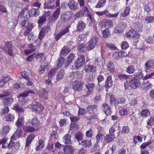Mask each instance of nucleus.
Returning a JSON list of instances; mask_svg holds the SVG:
<instances>
[{
    "label": "nucleus",
    "instance_id": "nucleus-40",
    "mask_svg": "<svg viewBox=\"0 0 154 154\" xmlns=\"http://www.w3.org/2000/svg\"><path fill=\"white\" fill-rule=\"evenodd\" d=\"M135 71V67L131 65L128 66L125 69L126 72L129 74L133 73Z\"/></svg>",
    "mask_w": 154,
    "mask_h": 154
},
{
    "label": "nucleus",
    "instance_id": "nucleus-41",
    "mask_svg": "<svg viewBox=\"0 0 154 154\" xmlns=\"http://www.w3.org/2000/svg\"><path fill=\"white\" fill-rule=\"evenodd\" d=\"M64 75V72L63 69H61L58 73L56 76V79L57 81H59L63 79Z\"/></svg>",
    "mask_w": 154,
    "mask_h": 154
},
{
    "label": "nucleus",
    "instance_id": "nucleus-13",
    "mask_svg": "<svg viewBox=\"0 0 154 154\" xmlns=\"http://www.w3.org/2000/svg\"><path fill=\"white\" fill-rule=\"evenodd\" d=\"M113 81L112 76L110 75L107 77L105 83V87L106 89H108L111 88L113 85Z\"/></svg>",
    "mask_w": 154,
    "mask_h": 154
},
{
    "label": "nucleus",
    "instance_id": "nucleus-4",
    "mask_svg": "<svg viewBox=\"0 0 154 154\" xmlns=\"http://www.w3.org/2000/svg\"><path fill=\"white\" fill-rule=\"evenodd\" d=\"M31 107L35 112L39 113L42 112L43 109V106L40 103L38 102L33 104Z\"/></svg>",
    "mask_w": 154,
    "mask_h": 154
},
{
    "label": "nucleus",
    "instance_id": "nucleus-58",
    "mask_svg": "<svg viewBox=\"0 0 154 154\" xmlns=\"http://www.w3.org/2000/svg\"><path fill=\"white\" fill-rule=\"evenodd\" d=\"M79 128V126L76 123H72L70 125V130H72L76 131Z\"/></svg>",
    "mask_w": 154,
    "mask_h": 154
},
{
    "label": "nucleus",
    "instance_id": "nucleus-12",
    "mask_svg": "<svg viewBox=\"0 0 154 154\" xmlns=\"http://www.w3.org/2000/svg\"><path fill=\"white\" fill-rule=\"evenodd\" d=\"M83 84L81 81H79L74 84L73 86V88L75 91H80L83 87Z\"/></svg>",
    "mask_w": 154,
    "mask_h": 154
},
{
    "label": "nucleus",
    "instance_id": "nucleus-28",
    "mask_svg": "<svg viewBox=\"0 0 154 154\" xmlns=\"http://www.w3.org/2000/svg\"><path fill=\"white\" fill-rule=\"evenodd\" d=\"M35 136L34 134H31L29 135L26 139V146H28L30 144L32 140L35 138Z\"/></svg>",
    "mask_w": 154,
    "mask_h": 154
},
{
    "label": "nucleus",
    "instance_id": "nucleus-55",
    "mask_svg": "<svg viewBox=\"0 0 154 154\" xmlns=\"http://www.w3.org/2000/svg\"><path fill=\"white\" fill-rule=\"evenodd\" d=\"M154 18L151 16H147L146 17L145 20V22L146 24L151 23L153 22Z\"/></svg>",
    "mask_w": 154,
    "mask_h": 154
},
{
    "label": "nucleus",
    "instance_id": "nucleus-30",
    "mask_svg": "<svg viewBox=\"0 0 154 154\" xmlns=\"http://www.w3.org/2000/svg\"><path fill=\"white\" fill-rule=\"evenodd\" d=\"M15 118L13 114H8L4 118V120L7 122H13Z\"/></svg>",
    "mask_w": 154,
    "mask_h": 154
},
{
    "label": "nucleus",
    "instance_id": "nucleus-16",
    "mask_svg": "<svg viewBox=\"0 0 154 154\" xmlns=\"http://www.w3.org/2000/svg\"><path fill=\"white\" fill-rule=\"evenodd\" d=\"M49 92L48 89H45L38 91V94L42 98L47 100L48 99V93Z\"/></svg>",
    "mask_w": 154,
    "mask_h": 154
},
{
    "label": "nucleus",
    "instance_id": "nucleus-22",
    "mask_svg": "<svg viewBox=\"0 0 154 154\" xmlns=\"http://www.w3.org/2000/svg\"><path fill=\"white\" fill-rule=\"evenodd\" d=\"M124 52L121 51L115 52L112 54V57L115 60H118L124 56Z\"/></svg>",
    "mask_w": 154,
    "mask_h": 154
},
{
    "label": "nucleus",
    "instance_id": "nucleus-62",
    "mask_svg": "<svg viewBox=\"0 0 154 154\" xmlns=\"http://www.w3.org/2000/svg\"><path fill=\"white\" fill-rule=\"evenodd\" d=\"M35 48H32L28 49H25L24 50V52L26 55H28L35 50Z\"/></svg>",
    "mask_w": 154,
    "mask_h": 154
},
{
    "label": "nucleus",
    "instance_id": "nucleus-60",
    "mask_svg": "<svg viewBox=\"0 0 154 154\" xmlns=\"http://www.w3.org/2000/svg\"><path fill=\"white\" fill-rule=\"evenodd\" d=\"M84 16H85L80 10L76 13L74 15V17L75 18H79L82 17Z\"/></svg>",
    "mask_w": 154,
    "mask_h": 154
},
{
    "label": "nucleus",
    "instance_id": "nucleus-51",
    "mask_svg": "<svg viewBox=\"0 0 154 154\" xmlns=\"http://www.w3.org/2000/svg\"><path fill=\"white\" fill-rule=\"evenodd\" d=\"M143 74L142 72L140 71L137 72L134 75V78L136 79H141L143 77Z\"/></svg>",
    "mask_w": 154,
    "mask_h": 154
},
{
    "label": "nucleus",
    "instance_id": "nucleus-23",
    "mask_svg": "<svg viewBox=\"0 0 154 154\" xmlns=\"http://www.w3.org/2000/svg\"><path fill=\"white\" fill-rule=\"evenodd\" d=\"M68 5L69 8L72 10L77 9L79 8L78 3L73 1H69L68 2Z\"/></svg>",
    "mask_w": 154,
    "mask_h": 154
},
{
    "label": "nucleus",
    "instance_id": "nucleus-18",
    "mask_svg": "<svg viewBox=\"0 0 154 154\" xmlns=\"http://www.w3.org/2000/svg\"><path fill=\"white\" fill-rule=\"evenodd\" d=\"M85 70L86 72H94L96 71V67L91 64L85 65Z\"/></svg>",
    "mask_w": 154,
    "mask_h": 154
},
{
    "label": "nucleus",
    "instance_id": "nucleus-1",
    "mask_svg": "<svg viewBox=\"0 0 154 154\" xmlns=\"http://www.w3.org/2000/svg\"><path fill=\"white\" fill-rule=\"evenodd\" d=\"M85 56L83 55H79L78 57L75 60L74 64L75 69H78L85 64Z\"/></svg>",
    "mask_w": 154,
    "mask_h": 154
},
{
    "label": "nucleus",
    "instance_id": "nucleus-8",
    "mask_svg": "<svg viewBox=\"0 0 154 154\" xmlns=\"http://www.w3.org/2000/svg\"><path fill=\"white\" fill-rule=\"evenodd\" d=\"M125 35L128 38L132 37L136 39L138 38L139 37V34L134 29L131 30L129 32L126 33Z\"/></svg>",
    "mask_w": 154,
    "mask_h": 154
},
{
    "label": "nucleus",
    "instance_id": "nucleus-17",
    "mask_svg": "<svg viewBox=\"0 0 154 154\" xmlns=\"http://www.w3.org/2000/svg\"><path fill=\"white\" fill-rule=\"evenodd\" d=\"M39 14L38 9L36 8L32 9L28 13L29 16L31 17L37 16Z\"/></svg>",
    "mask_w": 154,
    "mask_h": 154
},
{
    "label": "nucleus",
    "instance_id": "nucleus-43",
    "mask_svg": "<svg viewBox=\"0 0 154 154\" xmlns=\"http://www.w3.org/2000/svg\"><path fill=\"white\" fill-rule=\"evenodd\" d=\"M104 136L102 134L100 133H98L96 136V143H98L101 142L104 137Z\"/></svg>",
    "mask_w": 154,
    "mask_h": 154
},
{
    "label": "nucleus",
    "instance_id": "nucleus-64",
    "mask_svg": "<svg viewBox=\"0 0 154 154\" xmlns=\"http://www.w3.org/2000/svg\"><path fill=\"white\" fill-rule=\"evenodd\" d=\"M154 124V116L151 117L147 122V124L149 126H152Z\"/></svg>",
    "mask_w": 154,
    "mask_h": 154
},
{
    "label": "nucleus",
    "instance_id": "nucleus-33",
    "mask_svg": "<svg viewBox=\"0 0 154 154\" xmlns=\"http://www.w3.org/2000/svg\"><path fill=\"white\" fill-rule=\"evenodd\" d=\"M34 92L33 91H25L23 92V93L20 94V96L18 97L19 98V100H20V99L22 98L23 99V97H27L29 94H34Z\"/></svg>",
    "mask_w": 154,
    "mask_h": 154
},
{
    "label": "nucleus",
    "instance_id": "nucleus-27",
    "mask_svg": "<svg viewBox=\"0 0 154 154\" xmlns=\"http://www.w3.org/2000/svg\"><path fill=\"white\" fill-rule=\"evenodd\" d=\"M60 8H57L56 11L54 12V14L52 17V20L54 21H56L59 17L60 14Z\"/></svg>",
    "mask_w": 154,
    "mask_h": 154
},
{
    "label": "nucleus",
    "instance_id": "nucleus-42",
    "mask_svg": "<svg viewBox=\"0 0 154 154\" xmlns=\"http://www.w3.org/2000/svg\"><path fill=\"white\" fill-rule=\"evenodd\" d=\"M44 141L42 139H40L38 141V143L35 148L37 151H39L44 146Z\"/></svg>",
    "mask_w": 154,
    "mask_h": 154
},
{
    "label": "nucleus",
    "instance_id": "nucleus-34",
    "mask_svg": "<svg viewBox=\"0 0 154 154\" xmlns=\"http://www.w3.org/2000/svg\"><path fill=\"white\" fill-rule=\"evenodd\" d=\"M57 71V69H52L49 71L48 76L49 79H52L54 77Z\"/></svg>",
    "mask_w": 154,
    "mask_h": 154
},
{
    "label": "nucleus",
    "instance_id": "nucleus-54",
    "mask_svg": "<svg viewBox=\"0 0 154 154\" xmlns=\"http://www.w3.org/2000/svg\"><path fill=\"white\" fill-rule=\"evenodd\" d=\"M108 13V11L107 9L102 11H97L95 12L96 14L99 16H101L104 15H106Z\"/></svg>",
    "mask_w": 154,
    "mask_h": 154
},
{
    "label": "nucleus",
    "instance_id": "nucleus-47",
    "mask_svg": "<svg viewBox=\"0 0 154 154\" xmlns=\"http://www.w3.org/2000/svg\"><path fill=\"white\" fill-rule=\"evenodd\" d=\"M70 50L66 47H63L62 49L61 52L60 54L63 56H66L69 52Z\"/></svg>",
    "mask_w": 154,
    "mask_h": 154
},
{
    "label": "nucleus",
    "instance_id": "nucleus-63",
    "mask_svg": "<svg viewBox=\"0 0 154 154\" xmlns=\"http://www.w3.org/2000/svg\"><path fill=\"white\" fill-rule=\"evenodd\" d=\"M103 34L104 38H108L110 35L109 30L108 29H105L103 31Z\"/></svg>",
    "mask_w": 154,
    "mask_h": 154
},
{
    "label": "nucleus",
    "instance_id": "nucleus-46",
    "mask_svg": "<svg viewBox=\"0 0 154 154\" xmlns=\"http://www.w3.org/2000/svg\"><path fill=\"white\" fill-rule=\"evenodd\" d=\"M106 0H100L96 5V8H101L103 7L106 4Z\"/></svg>",
    "mask_w": 154,
    "mask_h": 154
},
{
    "label": "nucleus",
    "instance_id": "nucleus-35",
    "mask_svg": "<svg viewBox=\"0 0 154 154\" xmlns=\"http://www.w3.org/2000/svg\"><path fill=\"white\" fill-rule=\"evenodd\" d=\"M13 109L18 112H24V109L18 104H15L14 105Z\"/></svg>",
    "mask_w": 154,
    "mask_h": 154
},
{
    "label": "nucleus",
    "instance_id": "nucleus-6",
    "mask_svg": "<svg viewBox=\"0 0 154 154\" xmlns=\"http://www.w3.org/2000/svg\"><path fill=\"white\" fill-rule=\"evenodd\" d=\"M94 64L96 67L99 68H101L104 64V60L101 57H96L95 58Z\"/></svg>",
    "mask_w": 154,
    "mask_h": 154
},
{
    "label": "nucleus",
    "instance_id": "nucleus-9",
    "mask_svg": "<svg viewBox=\"0 0 154 154\" xmlns=\"http://www.w3.org/2000/svg\"><path fill=\"white\" fill-rule=\"evenodd\" d=\"M64 154H73L74 150L73 147L70 145H66L63 149Z\"/></svg>",
    "mask_w": 154,
    "mask_h": 154
},
{
    "label": "nucleus",
    "instance_id": "nucleus-53",
    "mask_svg": "<svg viewBox=\"0 0 154 154\" xmlns=\"http://www.w3.org/2000/svg\"><path fill=\"white\" fill-rule=\"evenodd\" d=\"M150 114L149 111L148 109H145L142 110L141 113V115L142 116L146 117L149 115Z\"/></svg>",
    "mask_w": 154,
    "mask_h": 154
},
{
    "label": "nucleus",
    "instance_id": "nucleus-48",
    "mask_svg": "<svg viewBox=\"0 0 154 154\" xmlns=\"http://www.w3.org/2000/svg\"><path fill=\"white\" fill-rule=\"evenodd\" d=\"M13 101L12 99L10 97L5 98L3 100L4 104L8 106L10 105L12 103Z\"/></svg>",
    "mask_w": 154,
    "mask_h": 154
},
{
    "label": "nucleus",
    "instance_id": "nucleus-21",
    "mask_svg": "<svg viewBox=\"0 0 154 154\" xmlns=\"http://www.w3.org/2000/svg\"><path fill=\"white\" fill-rule=\"evenodd\" d=\"M154 65V60H148L144 65V68L146 70V71L147 72L146 70L149 69Z\"/></svg>",
    "mask_w": 154,
    "mask_h": 154
},
{
    "label": "nucleus",
    "instance_id": "nucleus-31",
    "mask_svg": "<svg viewBox=\"0 0 154 154\" xmlns=\"http://www.w3.org/2000/svg\"><path fill=\"white\" fill-rule=\"evenodd\" d=\"M95 84L93 83L86 84L85 85L86 88L88 90L87 94L89 95L93 90Z\"/></svg>",
    "mask_w": 154,
    "mask_h": 154
},
{
    "label": "nucleus",
    "instance_id": "nucleus-26",
    "mask_svg": "<svg viewBox=\"0 0 154 154\" xmlns=\"http://www.w3.org/2000/svg\"><path fill=\"white\" fill-rule=\"evenodd\" d=\"M86 24L82 21H80L77 25V30L78 31H82L85 28Z\"/></svg>",
    "mask_w": 154,
    "mask_h": 154
},
{
    "label": "nucleus",
    "instance_id": "nucleus-56",
    "mask_svg": "<svg viewBox=\"0 0 154 154\" xmlns=\"http://www.w3.org/2000/svg\"><path fill=\"white\" fill-rule=\"evenodd\" d=\"M84 16H86L87 14L89 11L88 9L86 6H83L82 9L80 10Z\"/></svg>",
    "mask_w": 154,
    "mask_h": 154
},
{
    "label": "nucleus",
    "instance_id": "nucleus-38",
    "mask_svg": "<svg viewBox=\"0 0 154 154\" xmlns=\"http://www.w3.org/2000/svg\"><path fill=\"white\" fill-rule=\"evenodd\" d=\"M130 11V8L129 7H127L124 9L123 12H121L120 15L121 17H125L128 16L129 14Z\"/></svg>",
    "mask_w": 154,
    "mask_h": 154
},
{
    "label": "nucleus",
    "instance_id": "nucleus-14",
    "mask_svg": "<svg viewBox=\"0 0 154 154\" xmlns=\"http://www.w3.org/2000/svg\"><path fill=\"white\" fill-rule=\"evenodd\" d=\"M115 138L116 136L114 134H109L104 137L105 142L106 143L111 142Z\"/></svg>",
    "mask_w": 154,
    "mask_h": 154
},
{
    "label": "nucleus",
    "instance_id": "nucleus-20",
    "mask_svg": "<svg viewBox=\"0 0 154 154\" xmlns=\"http://www.w3.org/2000/svg\"><path fill=\"white\" fill-rule=\"evenodd\" d=\"M48 64L44 62H42L38 69L39 74H41L44 73L45 70H48Z\"/></svg>",
    "mask_w": 154,
    "mask_h": 154
},
{
    "label": "nucleus",
    "instance_id": "nucleus-19",
    "mask_svg": "<svg viewBox=\"0 0 154 154\" xmlns=\"http://www.w3.org/2000/svg\"><path fill=\"white\" fill-rule=\"evenodd\" d=\"M48 26H44L41 29L38 35V38L40 41L42 40L45 37V32H46Z\"/></svg>",
    "mask_w": 154,
    "mask_h": 154
},
{
    "label": "nucleus",
    "instance_id": "nucleus-3",
    "mask_svg": "<svg viewBox=\"0 0 154 154\" xmlns=\"http://www.w3.org/2000/svg\"><path fill=\"white\" fill-rule=\"evenodd\" d=\"M72 14L70 11L66 12L61 14V17L63 22L64 23H66L69 22L71 18Z\"/></svg>",
    "mask_w": 154,
    "mask_h": 154
},
{
    "label": "nucleus",
    "instance_id": "nucleus-10",
    "mask_svg": "<svg viewBox=\"0 0 154 154\" xmlns=\"http://www.w3.org/2000/svg\"><path fill=\"white\" fill-rule=\"evenodd\" d=\"M69 28L68 27H66L56 35L55 37L56 41H58L63 35H64L69 32Z\"/></svg>",
    "mask_w": 154,
    "mask_h": 154
},
{
    "label": "nucleus",
    "instance_id": "nucleus-2",
    "mask_svg": "<svg viewBox=\"0 0 154 154\" xmlns=\"http://www.w3.org/2000/svg\"><path fill=\"white\" fill-rule=\"evenodd\" d=\"M141 83L140 82L138 79L133 78L129 82V85L131 88L136 89L140 87Z\"/></svg>",
    "mask_w": 154,
    "mask_h": 154
},
{
    "label": "nucleus",
    "instance_id": "nucleus-11",
    "mask_svg": "<svg viewBox=\"0 0 154 154\" xmlns=\"http://www.w3.org/2000/svg\"><path fill=\"white\" fill-rule=\"evenodd\" d=\"M87 111L91 114H93L97 110V106L95 105H90L86 107Z\"/></svg>",
    "mask_w": 154,
    "mask_h": 154
},
{
    "label": "nucleus",
    "instance_id": "nucleus-50",
    "mask_svg": "<svg viewBox=\"0 0 154 154\" xmlns=\"http://www.w3.org/2000/svg\"><path fill=\"white\" fill-rule=\"evenodd\" d=\"M30 123H31L32 126H37L39 125V121L36 118H33L32 119Z\"/></svg>",
    "mask_w": 154,
    "mask_h": 154
},
{
    "label": "nucleus",
    "instance_id": "nucleus-49",
    "mask_svg": "<svg viewBox=\"0 0 154 154\" xmlns=\"http://www.w3.org/2000/svg\"><path fill=\"white\" fill-rule=\"evenodd\" d=\"M64 60V57H60L58 59L57 62L56 64L57 66L59 67H61L63 64Z\"/></svg>",
    "mask_w": 154,
    "mask_h": 154
},
{
    "label": "nucleus",
    "instance_id": "nucleus-39",
    "mask_svg": "<svg viewBox=\"0 0 154 154\" xmlns=\"http://www.w3.org/2000/svg\"><path fill=\"white\" fill-rule=\"evenodd\" d=\"M71 136L67 134L65 135L63 138V141L66 144H69L71 143Z\"/></svg>",
    "mask_w": 154,
    "mask_h": 154
},
{
    "label": "nucleus",
    "instance_id": "nucleus-61",
    "mask_svg": "<svg viewBox=\"0 0 154 154\" xmlns=\"http://www.w3.org/2000/svg\"><path fill=\"white\" fill-rule=\"evenodd\" d=\"M29 12L26 9H23L22 11L20 12V14L21 15V16H22L23 17L26 18H27V14H28Z\"/></svg>",
    "mask_w": 154,
    "mask_h": 154
},
{
    "label": "nucleus",
    "instance_id": "nucleus-24",
    "mask_svg": "<svg viewBox=\"0 0 154 154\" xmlns=\"http://www.w3.org/2000/svg\"><path fill=\"white\" fill-rule=\"evenodd\" d=\"M11 129L10 126L8 125L3 126L1 132V134L2 135V136H5L7 135L9 133Z\"/></svg>",
    "mask_w": 154,
    "mask_h": 154
},
{
    "label": "nucleus",
    "instance_id": "nucleus-57",
    "mask_svg": "<svg viewBox=\"0 0 154 154\" xmlns=\"http://www.w3.org/2000/svg\"><path fill=\"white\" fill-rule=\"evenodd\" d=\"M33 25H30L28 28H27L26 30L24 32V35L25 36H27L29 33L30 31L32 29Z\"/></svg>",
    "mask_w": 154,
    "mask_h": 154
},
{
    "label": "nucleus",
    "instance_id": "nucleus-44",
    "mask_svg": "<svg viewBox=\"0 0 154 154\" xmlns=\"http://www.w3.org/2000/svg\"><path fill=\"white\" fill-rule=\"evenodd\" d=\"M129 76V75L125 74H120L118 75V78L119 80L122 81L128 79Z\"/></svg>",
    "mask_w": 154,
    "mask_h": 154
},
{
    "label": "nucleus",
    "instance_id": "nucleus-59",
    "mask_svg": "<svg viewBox=\"0 0 154 154\" xmlns=\"http://www.w3.org/2000/svg\"><path fill=\"white\" fill-rule=\"evenodd\" d=\"M86 137L89 138H91L93 136L92 130L90 128L89 130L87 131L85 133Z\"/></svg>",
    "mask_w": 154,
    "mask_h": 154
},
{
    "label": "nucleus",
    "instance_id": "nucleus-29",
    "mask_svg": "<svg viewBox=\"0 0 154 154\" xmlns=\"http://www.w3.org/2000/svg\"><path fill=\"white\" fill-rule=\"evenodd\" d=\"M24 118L23 116H19L18 119L16 122V125L18 128L21 127L23 124L24 122Z\"/></svg>",
    "mask_w": 154,
    "mask_h": 154
},
{
    "label": "nucleus",
    "instance_id": "nucleus-32",
    "mask_svg": "<svg viewBox=\"0 0 154 154\" xmlns=\"http://www.w3.org/2000/svg\"><path fill=\"white\" fill-rule=\"evenodd\" d=\"M23 129L24 132L28 133L33 132L35 130L34 127L26 125L23 127Z\"/></svg>",
    "mask_w": 154,
    "mask_h": 154
},
{
    "label": "nucleus",
    "instance_id": "nucleus-15",
    "mask_svg": "<svg viewBox=\"0 0 154 154\" xmlns=\"http://www.w3.org/2000/svg\"><path fill=\"white\" fill-rule=\"evenodd\" d=\"M102 108L105 114L107 115H109L111 114V109L107 103H104L102 105Z\"/></svg>",
    "mask_w": 154,
    "mask_h": 154
},
{
    "label": "nucleus",
    "instance_id": "nucleus-52",
    "mask_svg": "<svg viewBox=\"0 0 154 154\" xmlns=\"http://www.w3.org/2000/svg\"><path fill=\"white\" fill-rule=\"evenodd\" d=\"M30 25H32V24H29V22L26 20H24L21 23V25L22 27L23 28V29L28 28Z\"/></svg>",
    "mask_w": 154,
    "mask_h": 154
},
{
    "label": "nucleus",
    "instance_id": "nucleus-45",
    "mask_svg": "<svg viewBox=\"0 0 154 154\" xmlns=\"http://www.w3.org/2000/svg\"><path fill=\"white\" fill-rule=\"evenodd\" d=\"M75 137L77 141L79 142V141L82 140V139L83 134L81 132H78L75 134Z\"/></svg>",
    "mask_w": 154,
    "mask_h": 154
},
{
    "label": "nucleus",
    "instance_id": "nucleus-25",
    "mask_svg": "<svg viewBox=\"0 0 154 154\" xmlns=\"http://www.w3.org/2000/svg\"><path fill=\"white\" fill-rule=\"evenodd\" d=\"M79 144H82L84 147H89L91 145V140H83L82 141L81 143L79 142Z\"/></svg>",
    "mask_w": 154,
    "mask_h": 154
},
{
    "label": "nucleus",
    "instance_id": "nucleus-7",
    "mask_svg": "<svg viewBox=\"0 0 154 154\" xmlns=\"http://www.w3.org/2000/svg\"><path fill=\"white\" fill-rule=\"evenodd\" d=\"M97 42V38L96 36L94 37L89 42V43L88 45L87 48L88 50H91L93 49L96 45Z\"/></svg>",
    "mask_w": 154,
    "mask_h": 154
},
{
    "label": "nucleus",
    "instance_id": "nucleus-5",
    "mask_svg": "<svg viewBox=\"0 0 154 154\" xmlns=\"http://www.w3.org/2000/svg\"><path fill=\"white\" fill-rule=\"evenodd\" d=\"M50 12L48 11L44 14L39 17V18L38 20L37 23L38 24V26L41 27L43 24L45 22L46 20V17L48 16L50 14Z\"/></svg>",
    "mask_w": 154,
    "mask_h": 154
},
{
    "label": "nucleus",
    "instance_id": "nucleus-37",
    "mask_svg": "<svg viewBox=\"0 0 154 154\" xmlns=\"http://www.w3.org/2000/svg\"><path fill=\"white\" fill-rule=\"evenodd\" d=\"M70 76L72 79H78L81 77V74L79 71L73 72L72 73Z\"/></svg>",
    "mask_w": 154,
    "mask_h": 154
},
{
    "label": "nucleus",
    "instance_id": "nucleus-36",
    "mask_svg": "<svg viewBox=\"0 0 154 154\" xmlns=\"http://www.w3.org/2000/svg\"><path fill=\"white\" fill-rule=\"evenodd\" d=\"M107 69L108 70L111 72H114L115 67L113 63L111 61H109L107 65Z\"/></svg>",
    "mask_w": 154,
    "mask_h": 154
}]
</instances>
